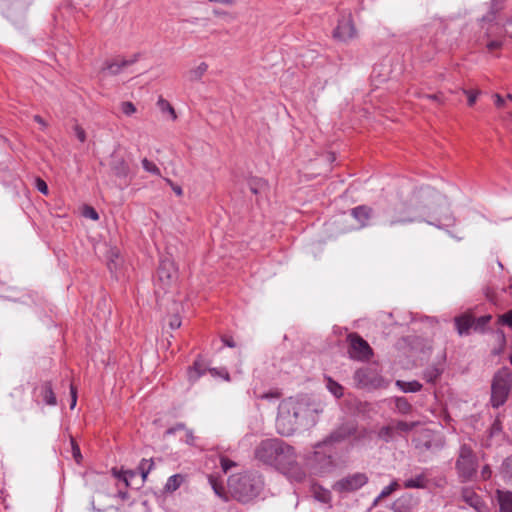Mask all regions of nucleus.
<instances>
[{"mask_svg":"<svg viewBox=\"0 0 512 512\" xmlns=\"http://www.w3.org/2000/svg\"><path fill=\"white\" fill-rule=\"evenodd\" d=\"M316 409L307 397H289L278 405L276 430L282 436H291L300 428L314 426Z\"/></svg>","mask_w":512,"mask_h":512,"instance_id":"obj_1","label":"nucleus"},{"mask_svg":"<svg viewBox=\"0 0 512 512\" xmlns=\"http://www.w3.org/2000/svg\"><path fill=\"white\" fill-rule=\"evenodd\" d=\"M255 458L278 470L291 469L297 462L294 448L278 438L262 440L255 448Z\"/></svg>","mask_w":512,"mask_h":512,"instance_id":"obj_2","label":"nucleus"},{"mask_svg":"<svg viewBox=\"0 0 512 512\" xmlns=\"http://www.w3.org/2000/svg\"><path fill=\"white\" fill-rule=\"evenodd\" d=\"M414 197L420 200L423 207L430 211L429 216L433 217V220L427 221L430 225L438 228L454 225L455 218L450 212V205L444 195L430 186H425L421 187Z\"/></svg>","mask_w":512,"mask_h":512,"instance_id":"obj_3","label":"nucleus"},{"mask_svg":"<svg viewBox=\"0 0 512 512\" xmlns=\"http://www.w3.org/2000/svg\"><path fill=\"white\" fill-rule=\"evenodd\" d=\"M356 433V426L352 423H344L334 429L326 438L314 446L311 462L320 473L331 471L334 460L331 454L322 451L323 448L333 446L347 440Z\"/></svg>","mask_w":512,"mask_h":512,"instance_id":"obj_4","label":"nucleus"},{"mask_svg":"<svg viewBox=\"0 0 512 512\" xmlns=\"http://www.w3.org/2000/svg\"><path fill=\"white\" fill-rule=\"evenodd\" d=\"M229 491L234 499L248 503L259 496L263 489V480L256 473L233 475L228 480Z\"/></svg>","mask_w":512,"mask_h":512,"instance_id":"obj_5","label":"nucleus"},{"mask_svg":"<svg viewBox=\"0 0 512 512\" xmlns=\"http://www.w3.org/2000/svg\"><path fill=\"white\" fill-rule=\"evenodd\" d=\"M455 469L458 478L463 483L472 481L476 476L478 469V458L470 445H460L455 462Z\"/></svg>","mask_w":512,"mask_h":512,"instance_id":"obj_6","label":"nucleus"},{"mask_svg":"<svg viewBox=\"0 0 512 512\" xmlns=\"http://www.w3.org/2000/svg\"><path fill=\"white\" fill-rule=\"evenodd\" d=\"M512 388V370L509 367L499 369L492 380L491 384V405L494 408L502 406Z\"/></svg>","mask_w":512,"mask_h":512,"instance_id":"obj_7","label":"nucleus"},{"mask_svg":"<svg viewBox=\"0 0 512 512\" xmlns=\"http://www.w3.org/2000/svg\"><path fill=\"white\" fill-rule=\"evenodd\" d=\"M368 476L363 472L348 474L333 484V490L339 494L353 493L368 483Z\"/></svg>","mask_w":512,"mask_h":512,"instance_id":"obj_8","label":"nucleus"},{"mask_svg":"<svg viewBox=\"0 0 512 512\" xmlns=\"http://www.w3.org/2000/svg\"><path fill=\"white\" fill-rule=\"evenodd\" d=\"M413 443L420 452H437L444 447L443 438L429 429L421 431Z\"/></svg>","mask_w":512,"mask_h":512,"instance_id":"obj_9","label":"nucleus"},{"mask_svg":"<svg viewBox=\"0 0 512 512\" xmlns=\"http://www.w3.org/2000/svg\"><path fill=\"white\" fill-rule=\"evenodd\" d=\"M353 379L357 387L364 389L376 388L381 383V378L376 369L370 366H364L357 369L354 373Z\"/></svg>","mask_w":512,"mask_h":512,"instance_id":"obj_10","label":"nucleus"},{"mask_svg":"<svg viewBox=\"0 0 512 512\" xmlns=\"http://www.w3.org/2000/svg\"><path fill=\"white\" fill-rule=\"evenodd\" d=\"M350 357L357 360H368L373 351L368 342L356 333L348 335Z\"/></svg>","mask_w":512,"mask_h":512,"instance_id":"obj_11","label":"nucleus"},{"mask_svg":"<svg viewBox=\"0 0 512 512\" xmlns=\"http://www.w3.org/2000/svg\"><path fill=\"white\" fill-rule=\"evenodd\" d=\"M505 438L502 423L499 418L494 419L490 427L480 438V445L483 448L499 446Z\"/></svg>","mask_w":512,"mask_h":512,"instance_id":"obj_12","label":"nucleus"},{"mask_svg":"<svg viewBox=\"0 0 512 512\" xmlns=\"http://www.w3.org/2000/svg\"><path fill=\"white\" fill-rule=\"evenodd\" d=\"M208 370L206 363L198 358L194 361L193 365L188 369V379L191 383L196 382L200 377H202L206 371ZM209 372L212 376H221L225 380H229V373L227 371L219 372L215 368L209 369Z\"/></svg>","mask_w":512,"mask_h":512,"instance_id":"obj_13","label":"nucleus"},{"mask_svg":"<svg viewBox=\"0 0 512 512\" xmlns=\"http://www.w3.org/2000/svg\"><path fill=\"white\" fill-rule=\"evenodd\" d=\"M356 34V29L354 27L353 21L350 15L342 16L338 20V24L334 29L333 36L334 38L340 41H348L352 39Z\"/></svg>","mask_w":512,"mask_h":512,"instance_id":"obj_14","label":"nucleus"},{"mask_svg":"<svg viewBox=\"0 0 512 512\" xmlns=\"http://www.w3.org/2000/svg\"><path fill=\"white\" fill-rule=\"evenodd\" d=\"M139 55L135 54L131 59H120L115 58L112 60L105 61L101 71L102 73L110 76H116L122 72V70L135 62H137Z\"/></svg>","mask_w":512,"mask_h":512,"instance_id":"obj_15","label":"nucleus"},{"mask_svg":"<svg viewBox=\"0 0 512 512\" xmlns=\"http://www.w3.org/2000/svg\"><path fill=\"white\" fill-rule=\"evenodd\" d=\"M35 394L38 400L49 406L57 404V398L53 391L52 384L49 381L42 382L35 388Z\"/></svg>","mask_w":512,"mask_h":512,"instance_id":"obj_16","label":"nucleus"},{"mask_svg":"<svg viewBox=\"0 0 512 512\" xmlns=\"http://www.w3.org/2000/svg\"><path fill=\"white\" fill-rule=\"evenodd\" d=\"M350 215L358 222L357 228L360 229L369 225V221L373 216V210L366 205H360L352 208Z\"/></svg>","mask_w":512,"mask_h":512,"instance_id":"obj_17","label":"nucleus"},{"mask_svg":"<svg viewBox=\"0 0 512 512\" xmlns=\"http://www.w3.org/2000/svg\"><path fill=\"white\" fill-rule=\"evenodd\" d=\"M157 275L164 285L170 284L176 275L174 263L170 259L161 260L157 270Z\"/></svg>","mask_w":512,"mask_h":512,"instance_id":"obj_18","label":"nucleus"},{"mask_svg":"<svg viewBox=\"0 0 512 512\" xmlns=\"http://www.w3.org/2000/svg\"><path fill=\"white\" fill-rule=\"evenodd\" d=\"M456 330L460 336L469 334L471 328H473L474 317L470 314H461L454 318Z\"/></svg>","mask_w":512,"mask_h":512,"instance_id":"obj_19","label":"nucleus"},{"mask_svg":"<svg viewBox=\"0 0 512 512\" xmlns=\"http://www.w3.org/2000/svg\"><path fill=\"white\" fill-rule=\"evenodd\" d=\"M462 499L465 503H467L470 507L474 508L476 511H482L483 501L481 497L473 490L469 488H464L462 490Z\"/></svg>","mask_w":512,"mask_h":512,"instance_id":"obj_20","label":"nucleus"},{"mask_svg":"<svg viewBox=\"0 0 512 512\" xmlns=\"http://www.w3.org/2000/svg\"><path fill=\"white\" fill-rule=\"evenodd\" d=\"M111 169L120 178H125L129 174V166L123 158H115L111 163Z\"/></svg>","mask_w":512,"mask_h":512,"instance_id":"obj_21","label":"nucleus"},{"mask_svg":"<svg viewBox=\"0 0 512 512\" xmlns=\"http://www.w3.org/2000/svg\"><path fill=\"white\" fill-rule=\"evenodd\" d=\"M500 512H512V492L498 491Z\"/></svg>","mask_w":512,"mask_h":512,"instance_id":"obj_22","label":"nucleus"},{"mask_svg":"<svg viewBox=\"0 0 512 512\" xmlns=\"http://www.w3.org/2000/svg\"><path fill=\"white\" fill-rule=\"evenodd\" d=\"M427 482V477L422 473L414 478L405 480L403 485L406 489H423L426 488Z\"/></svg>","mask_w":512,"mask_h":512,"instance_id":"obj_23","label":"nucleus"},{"mask_svg":"<svg viewBox=\"0 0 512 512\" xmlns=\"http://www.w3.org/2000/svg\"><path fill=\"white\" fill-rule=\"evenodd\" d=\"M396 386L404 393H414V392H418L422 389V384L416 380H413V381L397 380Z\"/></svg>","mask_w":512,"mask_h":512,"instance_id":"obj_24","label":"nucleus"},{"mask_svg":"<svg viewBox=\"0 0 512 512\" xmlns=\"http://www.w3.org/2000/svg\"><path fill=\"white\" fill-rule=\"evenodd\" d=\"M443 372V368L436 365H431L423 371V378L428 383H435Z\"/></svg>","mask_w":512,"mask_h":512,"instance_id":"obj_25","label":"nucleus"},{"mask_svg":"<svg viewBox=\"0 0 512 512\" xmlns=\"http://www.w3.org/2000/svg\"><path fill=\"white\" fill-rule=\"evenodd\" d=\"M500 473L506 482L512 483V455L504 459L501 464Z\"/></svg>","mask_w":512,"mask_h":512,"instance_id":"obj_26","label":"nucleus"},{"mask_svg":"<svg viewBox=\"0 0 512 512\" xmlns=\"http://www.w3.org/2000/svg\"><path fill=\"white\" fill-rule=\"evenodd\" d=\"M182 482L183 476L181 474H174L167 479L164 490L170 493L174 492L180 487Z\"/></svg>","mask_w":512,"mask_h":512,"instance_id":"obj_27","label":"nucleus"},{"mask_svg":"<svg viewBox=\"0 0 512 512\" xmlns=\"http://www.w3.org/2000/svg\"><path fill=\"white\" fill-rule=\"evenodd\" d=\"M395 436V428L392 425H386L379 429L378 438L382 441L388 443L394 439Z\"/></svg>","mask_w":512,"mask_h":512,"instance_id":"obj_28","label":"nucleus"},{"mask_svg":"<svg viewBox=\"0 0 512 512\" xmlns=\"http://www.w3.org/2000/svg\"><path fill=\"white\" fill-rule=\"evenodd\" d=\"M248 185L253 194H260L267 188V182L262 178H253Z\"/></svg>","mask_w":512,"mask_h":512,"instance_id":"obj_29","label":"nucleus"},{"mask_svg":"<svg viewBox=\"0 0 512 512\" xmlns=\"http://www.w3.org/2000/svg\"><path fill=\"white\" fill-rule=\"evenodd\" d=\"M208 65L205 62L200 63L196 68L188 72V79L190 81H198L207 71Z\"/></svg>","mask_w":512,"mask_h":512,"instance_id":"obj_30","label":"nucleus"},{"mask_svg":"<svg viewBox=\"0 0 512 512\" xmlns=\"http://www.w3.org/2000/svg\"><path fill=\"white\" fill-rule=\"evenodd\" d=\"M120 262L119 251L117 249H111L108 256V268L111 272L117 270Z\"/></svg>","mask_w":512,"mask_h":512,"instance_id":"obj_31","label":"nucleus"},{"mask_svg":"<svg viewBox=\"0 0 512 512\" xmlns=\"http://www.w3.org/2000/svg\"><path fill=\"white\" fill-rule=\"evenodd\" d=\"M153 460L152 459H142L139 466H138V470L142 476V479L145 480L149 474V472L151 471V469L153 468Z\"/></svg>","mask_w":512,"mask_h":512,"instance_id":"obj_32","label":"nucleus"},{"mask_svg":"<svg viewBox=\"0 0 512 512\" xmlns=\"http://www.w3.org/2000/svg\"><path fill=\"white\" fill-rule=\"evenodd\" d=\"M157 106L163 113L168 112L171 115L173 120L176 119L177 116H176L175 110L167 100H165L162 97H159V99L157 101Z\"/></svg>","mask_w":512,"mask_h":512,"instance_id":"obj_33","label":"nucleus"},{"mask_svg":"<svg viewBox=\"0 0 512 512\" xmlns=\"http://www.w3.org/2000/svg\"><path fill=\"white\" fill-rule=\"evenodd\" d=\"M491 315H483L478 318H474L473 328L475 331L483 332L485 330L486 325L491 320Z\"/></svg>","mask_w":512,"mask_h":512,"instance_id":"obj_34","label":"nucleus"},{"mask_svg":"<svg viewBox=\"0 0 512 512\" xmlns=\"http://www.w3.org/2000/svg\"><path fill=\"white\" fill-rule=\"evenodd\" d=\"M399 487V484L396 480L392 481L388 486L384 487L381 493L378 495V497L375 499L374 504H377V502L381 498H385L389 496L391 493H393L395 490H397Z\"/></svg>","mask_w":512,"mask_h":512,"instance_id":"obj_35","label":"nucleus"},{"mask_svg":"<svg viewBox=\"0 0 512 512\" xmlns=\"http://www.w3.org/2000/svg\"><path fill=\"white\" fill-rule=\"evenodd\" d=\"M327 388L336 398L343 396V387L331 378L328 379Z\"/></svg>","mask_w":512,"mask_h":512,"instance_id":"obj_36","label":"nucleus"},{"mask_svg":"<svg viewBox=\"0 0 512 512\" xmlns=\"http://www.w3.org/2000/svg\"><path fill=\"white\" fill-rule=\"evenodd\" d=\"M142 167L146 172H149L153 175L160 176L161 172L160 169L156 166L155 163L149 161L147 158H143L142 161Z\"/></svg>","mask_w":512,"mask_h":512,"instance_id":"obj_37","label":"nucleus"},{"mask_svg":"<svg viewBox=\"0 0 512 512\" xmlns=\"http://www.w3.org/2000/svg\"><path fill=\"white\" fill-rule=\"evenodd\" d=\"M501 9L498 0L491 1V8L487 15H485L482 20L483 21H493L496 17V13Z\"/></svg>","mask_w":512,"mask_h":512,"instance_id":"obj_38","label":"nucleus"},{"mask_svg":"<svg viewBox=\"0 0 512 512\" xmlns=\"http://www.w3.org/2000/svg\"><path fill=\"white\" fill-rule=\"evenodd\" d=\"M416 423L414 422H406V421H397L395 424H393L395 428V432H409L415 427Z\"/></svg>","mask_w":512,"mask_h":512,"instance_id":"obj_39","label":"nucleus"},{"mask_svg":"<svg viewBox=\"0 0 512 512\" xmlns=\"http://www.w3.org/2000/svg\"><path fill=\"white\" fill-rule=\"evenodd\" d=\"M70 445H71V451L72 456L74 460L79 464L82 460V454L79 445L77 444L76 440L73 438V436H70Z\"/></svg>","mask_w":512,"mask_h":512,"instance_id":"obj_40","label":"nucleus"},{"mask_svg":"<svg viewBox=\"0 0 512 512\" xmlns=\"http://www.w3.org/2000/svg\"><path fill=\"white\" fill-rule=\"evenodd\" d=\"M314 497L317 501L321 503H328L331 500V494L326 489H318L314 492Z\"/></svg>","mask_w":512,"mask_h":512,"instance_id":"obj_41","label":"nucleus"},{"mask_svg":"<svg viewBox=\"0 0 512 512\" xmlns=\"http://www.w3.org/2000/svg\"><path fill=\"white\" fill-rule=\"evenodd\" d=\"M419 219L417 217H397V216H391L389 219V225H395V224H404L409 223L413 221H418Z\"/></svg>","mask_w":512,"mask_h":512,"instance_id":"obj_42","label":"nucleus"},{"mask_svg":"<svg viewBox=\"0 0 512 512\" xmlns=\"http://www.w3.org/2000/svg\"><path fill=\"white\" fill-rule=\"evenodd\" d=\"M396 406L399 409V411L402 413H407L411 409V405L409 404L407 399L404 397L397 398Z\"/></svg>","mask_w":512,"mask_h":512,"instance_id":"obj_43","label":"nucleus"},{"mask_svg":"<svg viewBox=\"0 0 512 512\" xmlns=\"http://www.w3.org/2000/svg\"><path fill=\"white\" fill-rule=\"evenodd\" d=\"M498 323L512 328V310L500 315L498 317Z\"/></svg>","mask_w":512,"mask_h":512,"instance_id":"obj_44","label":"nucleus"},{"mask_svg":"<svg viewBox=\"0 0 512 512\" xmlns=\"http://www.w3.org/2000/svg\"><path fill=\"white\" fill-rule=\"evenodd\" d=\"M114 474L118 479L123 480L126 485H129V480L135 476V472L132 470L122 471L120 473L114 471Z\"/></svg>","mask_w":512,"mask_h":512,"instance_id":"obj_45","label":"nucleus"},{"mask_svg":"<svg viewBox=\"0 0 512 512\" xmlns=\"http://www.w3.org/2000/svg\"><path fill=\"white\" fill-rule=\"evenodd\" d=\"M462 92L467 96V102L469 106H472L475 104L477 100V96L479 95V91H473V90H466L462 89Z\"/></svg>","mask_w":512,"mask_h":512,"instance_id":"obj_46","label":"nucleus"},{"mask_svg":"<svg viewBox=\"0 0 512 512\" xmlns=\"http://www.w3.org/2000/svg\"><path fill=\"white\" fill-rule=\"evenodd\" d=\"M121 110L125 115L130 116L135 113L136 107L132 102L125 101L121 104Z\"/></svg>","mask_w":512,"mask_h":512,"instance_id":"obj_47","label":"nucleus"},{"mask_svg":"<svg viewBox=\"0 0 512 512\" xmlns=\"http://www.w3.org/2000/svg\"><path fill=\"white\" fill-rule=\"evenodd\" d=\"M35 186L37 190L42 193L43 195H47L49 192L47 183L41 179L40 177L36 178L35 180Z\"/></svg>","mask_w":512,"mask_h":512,"instance_id":"obj_48","label":"nucleus"},{"mask_svg":"<svg viewBox=\"0 0 512 512\" xmlns=\"http://www.w3.org/2000/svg\"><path fill=\"white\" fill-rule=\"evenodd\" d=\"M220 465H221L222 471L224 473H227L233 466H235V462L226 457H221Z\"/></svg>","mask_w":512,"mask_h":512,"instance_id":"obj_49","label":"nucleus"},{"mask_svg":"<svg viewBox=\"0 0 512 512\" xmlns=\"http://www.w3.org/2000/svg\"><path fill=\"white\" fill-rule=\"evenodd\" d=\"M84 215L92 220H98L99 219V215L97 213V211L90 207V206H87L84 210Z\"/></svg>","mask_w":512,"mask_h":512,"instance_id":"obj_50","label":"nucleus"},{"mask_svg":"<svg viewBox=\"0 0 512 512\" xmlns=\"http://www.w3.org/2000/svg\"><path fill=\"white\" fill-rule=\"evenodd\" d=\"M74 132H75V136L77 137V139L80 141V142H85L86 140V133L84 131L83 128H81L80 126H75L74 127Z\"/></svg>","mask_w":512,"mask_h":512,"instance_id":"obj_51","label":"nucleus"},{"mask_svg":"<svg viewBox=\"0 0 512 512\" xmlns=\"http://www.w3.org/2000/svg\"><path fill=\"white\" fill-rule=\"evenodd\" d=\"M423 98L435 101L439 104L443 103V94L442 93H435V94H425Z\"/></svg>","mask_w":512,"mask_h":512,"instance_id":"obj_52","label":"nucleus"},{"mask_svg":"<svg viewBox=\"0 0 512 512\" xmlns=\"http://www.w3.org/2000/svg\"><path fill=\"white\" fill-rule=\"evenodd\" d=\"M179 430H186L184 423H177L175 426L170 427L166 430L167 435L175 434Z\"/></svg>","mask_w":512,"mask_h":512,"instance_id":"obj_53","label":"nucleus"},{"mask_svg":"<svg viewBox=\"0 0 512 512\" xmlns=\"http://www.w3.org/2000/svg\"><path fill=\"white\" fill-rule=\"evenodd\" d=\"M71 403L70 409H74L77 403V390L73 385H70Z\"/></svg>","mask_w":512,"mask_h":512,"instance_id":"obj_54","label":"nucleus"},{"mask_svg":"<svg viewBox=\"0 0 512 512\" xmlns=\"http://www.w3.org/2000/svg\"><path fill=\"white\" fill-rule=\"evenodd\" d=\"M195 440H196V437L194 436L193 434V431L190 430V429H186V444L190 445V446H195Z\"/></svg>","mask_w":512,"mask_h":512,"instance_id":"obj_55","label":"nucleus"},{"mask_svg":"<svg viewBox=\"0 0 512 512\" xmlns=\"http://www.w3.org/2000/svg\"><path fill=\"white\" fill-rule=\"evenodd\" d=\"M494 103L498 108H503L506 105L505 99L500 94H494Z\"/></svg>","mask_w":512,"mask_h":512,"instance_id":"obj_56","label":"nucleus"},{"mask_svg":"<svg viewBox=\"0 0 512 512\" xmlns=\"http://www.w3.org/2000/svg\"><path fill=\"white\" fill-rule=\"evenodd\" d=\"M502 46V42L498 40H491L487 44V48L489 51H493L499 49Z\"/></svg>","mask_w":512,"mask_h":512,"instance_id":"obj_57","label":"nucleus"},{"mask_svg":"<svg viewBox=\"0 0 512 512\" xmlns=\"http://www.w3.org/2000/svg\"><path fill=\"white\" fill-rule=\"evenodd\" d=\"M166 182L171 186L177 196H181L183 194V190L179 185L174 184L170 179H166Z\"/></svg>","mask_w":512,"mask_h":512,"instance_id":"obj_58","label":"nucleus"},{"mask_svg":"<svg viewBox=\"0 0 512 512\" xmlns=\"http://www.w3.org/2000/svg\"><path fill=\"white\" fill-rule=\"evenodd\" d=\"M261 399H266V400H272V399H277L279 398V393L278 392H267V393H263L262 395L259 396Z\"/></svg>","mask_w":512,"mask_h":512,"instance_id":"obj_59","label":"nucleus"},{"mask_svg":"<svg viewBox=\"0 0 512 512\" xmlns=\"http://www.w3.org/2000/svg\"><path fill=\"white\" fill-rule=\"evenodd\" d=\"M222 342L225 346L233 348L236 346V343L234 342L233 338L231 336H223Z\"/></svg>","mask_w":512,"mask_h":512,"instance_id":"obj_60","label":"nucleus"},{"mask_svg":"<svg viewBox=\"0 0 512 512\" xmlns=\"http://www.w3.org/2000/svg\"><path fill=\"white\" fill-rule=\"evenodd\" d=\"M210 483H211V486L214 490V492L218 495V496H221L222 494V491H223V487L222 486H219L216 481H214L212 478L210 479Z\"/></svg>","mask_w":512,"mask_h":512,"instance_id":"obj_61","label":"nucleus"},{"mask_svg":"<svg viewBox=\"0 0 512 512\" xmlns=\"http://www.w3.org/2000/svg\"><path fill=\"white\" fill-rule=\"evenodd\" d=\"M169 326L171 329H178L181 326V320L178 317H174L170 321Z\"/></svg>","mask_w":512,"mask_h":512,"instance_id":"obj_62","label":"nucleus"},{"mask_svg":"<svg viewBox=\"0 0 512 512\" xmlns=\"http://www.w3.org/2000/svg\"><path fill=\"white\" fill-rule=\"evenodd\" d=\"M491 469L488 465H485L483 468H482V471H481V474H482V477L484 479H488L490 476H491Z\"/></svg>","mask_w":512,"mask_h":512,"instance_id":"obj_63","label":"nucleus"},{"mask_svg":"<svg viewBox=\"0 0 512 512\" xmlns=\"http://www.w3.org/2000/svg\"><path fill=\"white\" fill-rule=\"evenodd\" d=\"M34 120H35L37 123H39V124H41V125L45 126L44 120L42 119V117H41V116H39V115H35V116H34Z\"/></svg>","mask_w":512,"mask_h":512,"instance_id":"obj_64","label":"nucleus"}]
</instances>
